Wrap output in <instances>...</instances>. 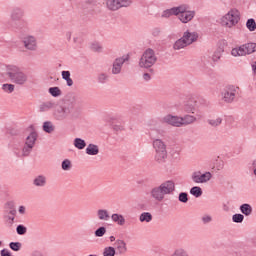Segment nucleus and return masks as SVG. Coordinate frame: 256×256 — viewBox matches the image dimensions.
<instances>
[{
  "label": "nucleus",
  "instance_id": "48",
  "mask_svg": "<svg viewBox=\"0 0 256 256\" xmlns=\"http://www.w3.org/2000/svg\"><path fill=\"white\" fill-rule=\"evenodd\" d=\"M211 221H213V217H211V215H204L202 217V222L204 223V225H207V223H211Z\"/></svg>",
  "mask_w": 256,
  "mask_h": 256
},
{
  "label": "nucleus",
  "instance_id": "6",
  "mask_svg": "<svg viewBox=\"0 0 256 256\" xmlns=\"http://www.w3.org/2000/svg\"><path fill=\"white\" fill-rule=\"evenodd\" d=\"M155 63H157L155 50L151 48L146 49L139 60V67H141V69H149L153 67Z\"/></svg>",
  "mask_w": 256,
  "mask_h": 256
},
{
  "label": "nucleus",
  "instance_id": "36",
  "mask_svg": "<svg viewBox=\"0 0 256 256\" xmlns=\"http://www.w3.org/2000/svg\"><path fill=\"white\" fill-rule=\"evenodd\" d=\"M246 27L248 29V31L253 32L256 31V22L255 19L250 18L246 21Z\"/></svg>",
  "mask_w": 256,
  "mask_h": 256
},
{
  "label": "nucleus",
  "instance_id": "29",
  "mask_svg": "<svg viewBox=\"0 0 256 256\" xmlns=\"http://www.w3.org/2000/svg\"><path fill=\"white\" fill-rule=\"evenodd\" d=\"M183 110L184 113H191L192 115H194L195 111H197V108L195 107V104L187 102L186 104H184Z\"/></svg>",
  "mask_w": 256,
  "mask_h": 256
},
{
  "label": "nucleus",
  "instance_id": "56",
  "mask_svg": "<svg viewBox=\"0 0 256 256\" xmlns=\"http://www.w3.org/2000/svg\"><path fill=\"white\" fill-rule=\"evenodd\" d=\"M223 165V161H220L219 164L217 165L218 171H221V169H223Z\"/></svg>",
  "mask_w": 256,
  "mask_h": 256
},
{
  "label": "nucleus",
  "instance_id": "19",
  "mask_svg": "<svg viewBox=\"0 0 256 256\" xmlns=\"http://www.w3.org/2000/svg\"><path fill=\"white\" fill-rule=\"evenodd\" d=\"M24 15H25V11L23 10V8L16 7V8H13V10L11 11L10 19L12 21H21Z\"/></svg>",
  "mask_w": 256,
  "mask_h": 256
},
{
  "label": "nucleus",
  "instance_id": "12",
  "mask_svg": "<svg viewBox=\"0 0 256 256\" xmlns=\"http://www.w3.org/2000/svg\"><path fill=\"white\" fill-rule=\"evenodd\" d=\"M131 3V0H108L106 5L110 11H117L121 7H129Z\"/></svg>",
  "mask_w": 256,
  "mask_h": 256
},
{
  "label": "nucleus",
  "instance_id": "53",
  "mask_svg": "<svg viewBox=\"0 0 256 256\" xmlns=\"http://www.w3.org/2000/svg\"><path fill=\"white\" fill-rule=\"evenodd\" d=\"M143 79H144V81H151V74L144 73L143 74Z\"/></svg>",
  "mask_w": 256,
  "mask_h": 256
},
{
  "label": "nucleus",
  "instance_id": "42",
  "mask_svg": "<svg viewBox=\"0 0 256 256\" xmlns=\"http://www.w3.org/2000/svg\"><path fill=\"white\" fill-rule=\"evenodd\" d=\"M90 47L92 51H96L97 53L103 51V46L99 42H93Z\"/></svg>",
  "mask_w": 256,
  "mask_h": 256
},
{
  "label": "nucleus",
  "instance_id": "25",
  "mask_svg": "<svg viewBox=\"0 0 256 256\" xmlns=\"http://www.w3.org/2000/svg\"><path fill=\"white\" fill-rule=\"evenodd\" d=\"M111 219L114 223H117L120 227H123L125 225V217L121 214H112Z\"/></svg>",
  "mask_w": 256,
  "mask_h": 256
},
{
  "label": "nucleus",
  "instance_id": "54",
  "mask_svg": "<svg viewBox=\"0 0 256 256\" xmlns=\"http://www.w3.org/2000/svg\"><path fill=\"white\" fill-rule=\"evenodd\" d=\"M251 67H252V73L256 75V61L252 62Z\"/></svg>",
  "mask_w": 256,
  "mask_h": 256
},
{
  "label": "nucleus",
  "instance_id": "4",
  "mask_svg": "<svg viewBox=\"0 0 256 256\" xmlns=\"http://www.w3.org/2000/svg\"><path fill=\"white\" fill-rule=\"evenodd\" d=\"M239 21H241V14L239 13V10L231 9L227 14L220 18L219 23L222 27L232 29V27H235Z\"/></svg>",
  "mask_w": 256,
  "mask_h": 256
},
{
  "label": "nucleus",
  "instance_id": "60",
  "mask_svg": "<svg viewBox=\"0 0 256 256\" xmlns=\"http://www.w3.org/2000/svg\"><path fill=\"white\" fill-rule=\"evenodd\" d=\"M110 241L113 243L115 241V236H110Z\"/></svg>",
  "mask_w": 256,
  "mask_h": 256
},
{
  "label": "nucleus",
  "instance_id": "7",
  "mask_svg": "<svg viewBox=\"0 0 256 256\" xmlns=\"http://www.w3.org/2000/svg\"><path fill=\"white\" fill-rule=\"evenodd\" d=\"M152 145L155 150V161H157V163H165L167 159V145L165 142L161 139H154Z\"/></svg>",
  "mask_w": 256,
  "mask_h": 256
},
{
  "label": "nucleus",
  "instance_id": "27",
  "mask_svg": "<svg viewBox=\"0 0 256 256\" xmlns=\"http://www.w3.org/2000/svg\"><path fill=\"white\" fill-rule=\"evenodd\" d=\"M97 217L100 221H109L110 216H109V211L105 209H99L97 211Z\"/></svg>",
  "mask_w": 256,
  "mask_h": 256
},
{
  "label": "nucleus",
  "instance_id": "51",
  "mask_svg": "<svg viewBox=\"0 0 256 256\" xmlns=\"http://www.w3.org/2000/svg\"><path fill=\"white\" fill-rule=\"evenodd\" d=\"M98 80H99V83H105V81H107V74L105 73L99 74Z\"/></svg>",
  "mask_w": 256,
  "mask_h": 256
},
{
  "label": "nucleus",
  "instance_id": "3",
  "mask_svg": "<svg viewBox=\"0 0 256 256\" xmlns=\"http://www.w3.org/2000/svg\"><path fill=\"white\" fill-rule=\"evenodd\" d=\"M199 39V34L197 32H191L186 30L183 33V36L176 40L173 44L174 51H181V49H185V47H189V45H193Z\"/></svg>",
  "mask_w": 256,
  "mask_h": 256
},
{
  "label": "nucleus",
  "instance_id": "34",
  "mask_svg": "<svg viewBox=\"0 0 256 256\" xmlns=\"http://www.w3.org/2000/svg\"><path fill=\"white\" fill-rule=\"evenodd\" d=\"M74 147H76V149L83 150L84 147H87V143L81 138H75Z\"/></svg>",
  "mask_w": 256,
  "mask_h": 256
},
{
  "label": "nucleus",
  "instance_id": "61",
  "mask_svg": "<svg viewBox=\"0 0 256 256\" xmlns=\"http://www.w3.org/2000/svg\"><path fill=\"white\" fill-rule=\"evenodd\" d=\"M67 37H68V39H71V32L67 33Z\"/></svg>",
  "mask_w": 256,
  "mask_h": 256
},
{
  "label": "nucleus",
  "instance_id": "40",
  "mask_svg": "<svg viewBox=\"0 0 256 256\" xmlns=\"http://www.w3.org/2000/svg\"><path fill=\"white\" fill-rule=\"evenodd\" d=\"M178 201H180V203H187L189 201V194L187 192H181L178 195Z\"/></svg>",
  "mask_w": 256,
  "mask_h": 256
},
{
  "label": "nucleus",
  "instance_id": "31",
  "mask_svg": "<svg viewBox=\"0 0 256 256\" xmlns=\"http://www.w3.org/2000/svg\"><path fill=\"white\" fill-rule=\"evenodd\" d=\"M55 107V103L48 101L44 102L43 104L40 105V111L43 113L50 111V109H53Z\"/></svg>",
  "mask_w": 256,
  "mask_h": 256
},
{
  "label": "nucleus",
  "instance_id": "26",
  "mask_svg": "<svg viewBox=\"0 0 256 256\" xmlns=\"http://www.w3.org/2000/svg\"><path fill=\"white\" fill-rule=\"evenodd\" d=\"M139 221L141 223H151L153 221V215L149 212H143L139 216Z\"/></svg>",
  "mask_w": 256,
  "mask_h": 256
},
{
  "label": "nucleus",
  "instance_id": "15",
  "mask_svg": "<svg viewBox=\"0 0 256 256\" xmlns=\"http://www.w3.org/2000/svg\"><path fill=\"white\" fill-rule=\"evenodd\" d=\"M163 121L167 123V125H171V127H183L181 116L168 114L163 117Z\"/></svg>",
  "mask_w": 256,
  "mask_h": 256
},
{
  "label": "nucleus",
  "instance_id": "62",
  "mask_svg": "<svg viewBox=\"0 0 256 256\" xmlns=\"http://www.w3.org/2000/svg\"><path fill=\"white\" fill-rule=\"evenodd\" d=\"M0 247H3V242L2 241H0Z\"/></svg>",
  "mask_w": 256,
  "mask_h": 256
},
{
  "label": "nucleus",
  "instance_id": "5",
  "mask_svg": "<svg viewBox=\"0 0 256 256\" xmlns=\"http://www.w3.org/2000/svg\"><path fill=\"white\" fill-rule=\"evenodd\" d=\"M75 106L73 104L58 105L54 108L53 117L56 121H65L73 115Z\"/></svg>",
  "mask_w": 256,
  "mask_h": 256
},
{
  "label": "nucleus",
  "instance_id": "8",
  "mask_svg": "<svg viewBox=\"0 0 256 256\" xmlns=\"http://www.w3.org/2000/svg\"><path fill=\"white\" fill-rule=\"evenodd\" d=\"M256 51V43L248 42L231 50L232 57H247Z\"/></svg>",
  "mask_w": 256,
  "mask_h": 256
},
{
  "label": "nucleus",
  "instance_id": "39",
  "mask_svg": "<svg viewBox=\"0 0 256 256\" xmlns=\"http://www.w3.org/2000/svg\"><path fill=\"white\" fill-rule=\"evenodd\" d=\"M2 90L4 93H13L15 91V85L14 84H3L2 85Z\"/></svg>",
  "mask_w": 256,
  "mask_h": 256
},
{
  "label": "nucleus",
  "instance_id": "33",
  "mask_svg": "<svg viewBox=\"0 0 256 256\" xmlns=\"http://www.w3.org/2000/svg\"><path fill=\"white\" fill-rule=\"evenodd\" d=\"M190 195H193V197L199 198L201 195H203V189L199 186H194L190 189Z\"/></svg>",
  "mask_w": 256,
  "mask_h": 256
},
{
  "label": "nucleus",
  "instance_id": "9",
  "mask_svg": "<svg viewBox=\"0 0 256 256\" xmlns=\"http://www.w3.org/2000/svg\"><path fill=\"white\" fill-rule=\"evenodd\" d=\"M178 9H181L178 12V19L181 21V23L187 24L195 19L196 12L195 10H189V5L182 4L178 6Z\"/></svg>",
  "mask_w": 256,
  "mask_h": 256
},
{
  "label": "nucleus",
  "instance_id": "59",
  "mask_svg": "<svg viewBox=\"0 0 256 256\" xmlns=\"http://www.w3.org/2000/svg\"><path fill=\"white\" fill-rule=\"evenodd\" d=\"M32 256H43V254H41V252H34Z\"/></svg>",
  "mask_w": 256,
  "mask_h": 256
},
{
  "label": "nucleus",
  "instance_id": "45",
  "mask_svg": "<svg viewBox=\"0 0 256 256\" xmlns=\"http://www.w3.org/2000/svg\"><path fill=\"white\" fill-rule=\"evenodd\" d=\"M10 249L12 251H20L21 250V242H11L9 244Z\"/></svg>",
  "mask_w": 256,
  "mask_h": 256
},
{
  "label": "nucleus",
  "instance_id": "13",
  "mask_svg": "<svg viewBox=\"0 0 256 256\" xmlns=\"http://www.w3.org/2000/svg\"><path fill=\"white\" fill-rule=\"evenodd\" d=\"M127 61H129V55L116 58L112 64V74L119 75V73H121V69H123V65H125Z\"/></svg>",
  "mask_w": 256,
  "mask_h": 256
},
{
  "label": "nucleus",
  "instance_id": "10",
  "mask_svg": "<svg viewBox=\"0 0 256 256\" xmlns=\"http://www.w3.org/2000/svg\"><path fill=\"white\" fill-rule=\"evenodd\" d=\"M239 96V87L229 85L226 86L221 92L222 101L224 103H233Z\"/></svg>",
  "mask_w": 256,
  "mask_h": 256
},
{
  "label": "nucleus",
  "instance_id": "63",
  "mask_svg": "<svg viewBox=\"0 0 256 256\" xmlns=\"http://www.w3.org/2000/svg\"><path fill=\"white\" fill-rule=\"evenodd\" d=\"M6 205H11V202L6 203Z\"/></svg>",
  "mask_w": 256,
  "mask_h": 256
},
{
  "label": "nucleus",
  "instance_id": "18",
  "mask_svg": "<svg viewBox=\"0 0 256 256\" xmlns=\"http://www.w3.org/2000/svg\"><path fill=\"white\" fill-rule=\"evenodd\" d=\"M150 197L154 199V201L161 202L165 199V196L159 186H155L150 190Z\"/></svg>",
  "mask_w": 256,
  "mask_h": 256
},
{
  "label": "nucleus",
  "instance_id": "24",
  "mask_svg": "<svg viewBox=\"0 0 256 256\" xmlns=\"http://www.w3.org/2000/svg\"><path fill=\"white\" fill-rule=\"evenodd\" d=\"M239 210L242 215H245V217H249L253 213V207L251 206V204L247 203L240 205Z\"/></svg>",
  "mask_w": 256,
  "mask_h": 256
},
{
  "label": "nucleus",
  "instance_id": "21",
  "mask_svg": "<svg viewBox=\"0 0 256 256\" xmlns=\"http://www.w3.org/2000/svg\"><path fill=\"white\" fill-rule=\"evenodd\" d=\"M181 11V8L179 6L177 7H172L170 9H166L162 12L161 17L164 19H169V17H173V15L177 16L179 15V12Z\"/></svg>",
  "mask_w": 256,
  "mask_h": 256
},
{
  "label": "nucleus",
  "instance_id": "43",
  "mask_svg": "<svg viewBox=\"0 0 256 256\" xmlns=\"http://www.w3.org/2000/svg\"><path fill=\"white\" fill-rule=\"evenodd\" d=\"M105 233H107V228L105 227H99L95 232L94 235L95 237H103V235H105Z\"/></svg>",
  "mask_w": 256,
  "mask_h": 256
},
{
  "label": "nucleus",
  "instance_id": "23",
  "mask_svg": "<svg viewBox=\"0 0 256 256\" xmlns=\"http://www.w3.org/2000/svg\"><path fill=\"white\" fill-rule=\"evenodd\" d=\"M17 216V210L11 209L10 211H5L4 218L6 219L9 225H13L15 223V217Z\"/></svg>",
  "mask_w": 256,
  "mask_h": 256
},
{
  "label": "nucleus",
  "instance_id": "28",
  "mask_svg": "<svg viewBox=\"0 0 256 256\" xmlns=\"http://www.w3.org/2000/svg\"><path fill=\"white\" fill-rule=\"evenodd\" d=\"M87 155H99V146L95 144H89L86 148Z\"/></svg>",
  "mask_w": 256,
  "mask_h": 256
},
{
  "label": "nucleus",
  "instance_id": "49",
  "mask_svg": "<svg viewBox=\"0 0 256 256\" xmlns=\"http://www.w3.org/2000/svg\"><path fill=\"white\" fill-rule=\"evenodd\" d=\"M18 213L19 215H27V207H25L24 205L19 206Z\"/></svg>",
  "mask_w": 256,
  "mask_h": 256
},
{
  "label": "nucleus",
  "instance_id": "35",
  "mask_svg": "<svg viewBox=\"0 0 256 256\" xmlns=\"http://www.w3.org/2000/svg\"><path fill=\"white\" fill-rule=\"evenodd\" d=\"M116 254H117V251L113 246L105 247L103 250V256H115Z\"/></svg>",
  "mask_w": 256,
  "mask_h": 256
},
{
  "label": "nucleus",
  "instance_id": "58",
  "mask_svg": "<svg viewBox=\"0 0 256 256\" xmlns=\"http://www.w3.org/2000/svg\"><path fill=\"white\" fill-rule=\"evenodd\" d=\"M115 131L123 130V126H114Z\"/></svg>",
  "mask_w": 256,
  "mask_h": 256
},
{
  "label": "nucleus",
  "instance_id": "41",
  "mask_svg": "<svg viewBox=\"0 0 256 256\" xmlns=\"http://www.w3.org/2000/svg\"><path fill=\"white\" fill-rule=\"evenodd\" d=\"M245 216L243 214H234L232 216L233 223H243Z\"/></svg>",
  "mask_w": 256,
  "mask_h": 256
},
{
  "label": "nucleus",
  "instance_id": "30",
  "mask_svg": "<svg viewBox=\"0 0 256 256\" xmlns=\"http://www.w3.org/2000/svg\"><path fill=\"white\" fill-rule=\"evenodd\" d=\"M208 125L210 127H219L221 123H223V118L221 117H216V118H210L207 120Z\"/></svg>",
  "mask_w": 256,
  "mask_h": 256
},
{
  "label": "nucleus",
  "instance_id": "38",
  "mask_svg": "<svg viewBox=\"0 0 256 256\" xmlns=\"http://www.w3.org/2000/svg\"><path fill=\"white\" fill-rule=\"evenodd\" d=\"M223 56V50L222 49H217L213 55H212V61L214 63H217V61H219V59H221V57Z\"/></svg>",
  "mask_w": 256,
  "mask_h": 256
},
{
  "label": "nucleus",
  "instance_id": "1",
  "mask_svg": "<svg viewBox=\"0 0 256 256\" xmlns=\"http://www.w3.org/2000/svg\"><path fill=\"white\" fill-rule=\"evenodd\" d=\"M37 132H31L25 139V143L22 142H14L10 149L18 159H23L25 157H29L33 152L35 147V143H37Z\"/></svg>",
  "mask_w": 256,
  "mask_h": 256
},
{
  "label": "nucleus",
  "instance_id": "17",
  "mask_svg": "<svg viewBox=\"0 0 256 256\" xmlns=\"http://www.w3.org/2000/svg\"><path fill=\"white\" fill-rule=\"evenodd\" d=\"M24 47L28 51H35L37 49V38L34 36H26L23 40Z\"/></svg>",
  "mask_w": 256,
  "mask_h": 256
},
{
  "label": "nucleus",
  "instance_id": "55",
  "mask_svg": "<svg viewBox=\"0 0 256 256\" xmlns=\"http://www.w3.org/2000/svg\"><path fill=\"white\" fill-rule=\"evenodd\" d=\"M66 83H67V86L68 87H73V79H68V80H66Z\"/></svg>",
  "mask_w": 256,
  "mask_h": 256
},
{
  "label": "nucleus",
  "instance_id": "44",
  "mask_svg": "<svg viewBox=\"0 0 256 256\" xmlns=\"http://www.w3.org/2000/svg\"><path fill=\"white\" fill-rule=\"evenodd\" d=\"M62 169H63V171H70L71 170V160L65 159L62 162Z\"/></svg>",
  "mask_w": 256,
  "mask_h": 256
},
{
  "label": "nucleus",
  "instance_id": "20",
  "mask_svg": "<svg viewBox=\"0 0 256 256\" xmlns=\"http://www.w3.org/2000/svg\"><path fill=\"white\" fill-rule=\"evenodd\" d=\"M114 245L119 255H125L127 253V243L124 240L118 239Z\"/></svg>",
  "mask_w": 256,
  "mask_h": 256
},
{
  "label": "nucleus",
  "instance_id": "11",
  "mask_svg": "<svg viewBox=\"0 0 256 256\" xmlns=\"http://www.w3.org/2000/svg\"><path fill=\"white\" fill-rule=\"evenodd\" d=\"M213 179V174L209 171L201 172V170L194 171L191 175V180L196 184L209 183V180Z\"/></svg>",
  "mask_w": 256,
  "mask_h": 256
},
{
  "label": "nucleus",
  "instance_id": "52",
  "mask_svg": "<svg viewBox=\"0 0 256 256\" xmlns=\"http://www.w3.org/2000/svg\"><path fill=\"white\" fill-rule=\"evenodd\" d=\"M159 33H161V30H159V28H154L153 31H152V35L154 37L159 36Z\"/></svg>",
  "mask_w": 256,
  "mask_h": 256
},
{
  "label": "nucleus",
  "instance_id": "14",
  "mask_svg": "<svg viewBox=\"0 0 256 256\" xmlns=\"http://www.w3.org/2000/svg\"><path fill=\"white\" fill-rule=\"evenodd\" d=\"M158 187H160V191L165 195H173L175 193V182L173 180H167L161 183Z\"/></svg>",
  "mask_w": 256,
  "mask_h": 256
},
{
  "label": "nucleus",
  "instance_id": "22",
  "mask_svg": "<svg viewBox=\"0 0 256 256\" xmlns=\"http://www.w3.org/2000/svg\"><path fill=\"white\" fill-rule=\"evenodd\" d=\"M34 187H45L47 185V176L39 174L33 179Z\"/></svg>",
  "mask_w": 256,
  "mask_h": 256
},
{
  "label": "nucleus",
  "instance_id": "46",
  "mask_svg": "<svg viewBox=\"0 0 256 256\" xmlns=\"http://www.w3.org/2000/svg\"><path fill=\"white\" fill-rule=\"evenodd\" d=\"M16 233L18 235H25V233H27V227H25L24 225H18L16 228Z\"/></svg>",
  "mask_w": 256,
  "mask_h": 256
},
{
  "label": "nucleus",
  "instance_id": "57",
  "mask_svg": "<svg viewBox=\"0 0 256 256\" xmlns=\"http://www.w3.org/2000/svg\"><path fill=\"white\" fill-rule=\"evenodd\" d=\"M82 1H84V3H86L87 5H91L95 3V0H82Z\"/></svg>",
  "mask_w": 256,
  "mask_h": 256
},
{
  "label": "nucleus",
  "instance_id": "47",
  "mask_svg": "<svg viewBox=\"0 0 256 256\" xmlns=\"http://www.w3.org/2000/svg\"><path fill=\"white\" fill-rule=\"evenodd\" d=\"M172 256H189V253L183 249H177L175 252L172 254Z\"/></svg>",
  "mask_w": 256,
  "mask_h": 256
},
{
  "label": "nucleus",
  "instance_id": "32",
  "mask_svg": "<svg viewBox=\"0 0 256 256\" xmlns=\"http://www.w3.org/2000/svg\"><path fill=\"white\" fill-rule=\"evenodd\" d=\"M43 131H45V133H53L55 131V126L51 121H46L43 123Z\"/></svg>",
  "mask_w": 256,
  "mask_h": 256
},
{
  "label": "nucleus",
  "instance_id": "50",
  "mask_svg": "<svg viewBox=\"0 0 256 256\" xmlns=\"http://www.w3.org/2000/svg\"><path fill=\"white\" fill-rule=\"evenodd\" d=\"M62 79H64V81H67V80L71 79V72L62 71Z\"/></svg>",
  "mask_w": 256,
  "mask_h": 256
},
{
  "label": "nucleus",
  "instance_id": "16",
  "mask_svg": "<svg viewBox=\"0 0 256 256\" xmlns=\"http://www.w3.org/2000/svg\"><path fill=\"white\" fill-rule=\"evenodd\" d=\"M201 114H196V115H191V114H186L181 117V123L182 127H185V125H193V123H197L199 119H201Z\"/></svg>",
  "mask_w": 256,
  "mask_h": 256
},
{
  "label": "nucleus",
  "instance_id": "2",
  "mask_svg": "<svg viewBox=\"0 0 256 256\" xmlns=\"http://www.w3.org/2000/svg\"><path fill=\"white\" fill-rule=\"evenodd\" d=\"M6 75L14 85H20L23 87L29 81V76L23 69L17 65H6Z\"/></svg>",
  "mask_w": 256,
  "mask_h": 256
},
{
  "label": "nucleus",
  "instance_id": "37",
  "mask_svg": "<svg viewBox=\"0 0 256 256\" xmlns=\"http://www.w3.org/2000/svg\"><path fill=\"white\" fill-rule=\"evenodd\" d=\"M48 93H50L52 97H61V89L59 87H50Z\"/></svg>",
  "mask_w": 256,
  "mask_h": 256
}]
</instances>
